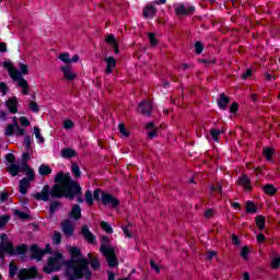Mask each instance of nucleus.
I'll return each mask as SVG.
<instances>
[{
  "instance_id": "1",
  "label": "nucleus",
  "mask_w": 280,
  "mask_h": 280,
  "mask_svg": "<svg viewBox=\"0 0 280 280\" xmlns=\"http://www.w3.org/2000/svg\"><path fill=\"white\" fill-rule=\"evenodd\" d=\"M55 185L49 190V185H45L40 192H36L35 200L49 201L52 199L69 198L71 199V173L58 172L55 176Z\"/></svg>"
},
{
  "instance_id": "2",
  "label": "nucleus",
  "mask_w": 280,
  "mask_h": 280,
  "mask_svg": "<svg viewBox=\"0 0 280 280\" xmlns=\"http://www.w3.org/2000/svg\"><path fill=\"white\" fill-rule=\"evenodd\" d=\"M93 273L89 269V258L82 256L78 247H71V280H91Z\"/></svg>"
},
{
  "instance_id": "3",
  "label": "nucleus",
  "mask_w": 280,
  "mask_h": 280,
  "mask_svg": "<svg viewBox=\"0 0 280 280\" xmlns=\"http://www.w3.org/2000/svg\"><path fill=\"white\" fill-rule=\"evenodd\" d=\"M62 266L66 267L67 279L71 280V259L65 260V256L60 252H56L54 256L48 258L47 266L43 270L46 275H51V272L61 270Z\"/></svg>"
},
{
  "instance_id": "4",
  "label": "nucleus",
  "mask_w": 280,
  "mask_h": 280,
  "mask_svg": "<svg viewBox=\"0 0 280 280\" xmlns=\"http://www.w3.org/2000/svg\"><path fill=\"white\" fill-rule=\"evenodd\" d=\"M100 250L105 257L109 268H117L119 266V260H117L115 248L110 246V240L108 238V236H102Z\"/></svg>"
},
{
  "instance_id": "5",
  "label": "nucleus",
  "mask_w": 280,
  "mask_h": 280,
  "mask_svg": "<svg viewBox=\"0 0 280 280\" xmlns=\"http://www.w3.org/2000/svg\"><path fill=\"white\" fill-rule=\"evenodd\" d=\"M71 200L82 203L84 202V195H82V186L75 180H71Z\"/></svg>"
},
{
  "instance_id": "6",
  "label": "nucleus",
  "mask_w": 280,
  "mask_h": 280,
  "mask_svg": "<svg viewBox=\"0 0 280 280\" xmlns=\"http://www.w3.org/2000/svg\"><path fill=\"white\" fill-rule=\"evenodd\" d=\"M36 277H38V268L36 267L22 268L18 272V278L20 280L36 279Z\"/></svg>"
},
{
  "instance_id": "7",
  "label": "nucleus",
  "mask_w": 280,
  "mask_h": 280,
  "mask_svg": "<svg viewBox=\"0 0 280 280\" xmlns=\"http://www.w3.org/2000/svg\"><path fill=\"white\" fill-rule=\"evenodd\" d=\"M176 16H188L196 12V7L185 5L184 3H176L173 5Z\"/></svg>"
},
{
  "instance_id": "8",
  "label": "nucleus",
  "mask_w": 280,
  "mask_h": 280,
  "mask_svg": "<svg viewBox=\"0 0 280 280\" xmlns=\"http://www.w3.org/2000/svg\"><path fill=\"white\" fill-rule=\"evenodd\" d=\"M5 255H9L10 257H14L13 242L0 243V259L2 261H5Z\"/></svg>"
},
{
  "instance_id": "9",
  "label": "nucleus",
  "mask_w": 280,
  "mask_h": 280,
  "mask_svg": "<svg viewBox=\"0 0 280 280\" xmlns=\"http://www.w3.org/2000/svg\"><path fill=\"white\" fill-rule=\"evenodd\" d=\"M101 201H102V205H104V207H112V209H115V207H118L119 205V199L106 192L101 194Z\"/></svg>"
},
{
  "instance_id": "10",
  "label": "nucleus",
  "mask_w": 280,
  "mask_h": 280,
  "mask_svg": "<svg viewBox=\"0 0 280 280\" xmlns=\"http://www.w3.org/2000/svg\"><path fill=\"white\" fill-rule=\"evenodd\" d=\"M31 259H35L36 261H43V256L47 255V250H43V248L38 247V244H33L30 247Z\"/></svg>"
},
{
  "instance_id": "11",
  "label": "nucleus",
  "mask_w": 280,
  "mask_h": 280,
  "mask_svg": "<svg viewBox=\"0 0 280 280\" xmlns=\"http://www.w3.org/2000/svg\"><path fill=\"white\" fill-rule=\"evenodd\" d=\"M81 235H82V237H84V240L88 244H95V242H97L95 234L92 233L91 230L89 229V226H86V225H83L81 228Z\"/></svg>"
},
{
  "instance_id": "12",
  "label": "nucleus",
  "mask_w": 280,
  "mask_h": 280,
  "mask_svg": "<svg viewBox=\"0 0 280 280\" xmlns=\"http://www.w3.org/2000/svg\"><path fill=\"white\" fill-rule=\"evenodd\" d=\"M61 231L66 237H71V211L68 212V218L61 222Z\"/></svg>"
},
{
  "instance_id": "13",
  "label": "nucleus",
  "mask_w": 280,
  "mask_h": 280,
  "mask_svg": "<svg viewBox=\"0 0 280 280\" xmlns=\"http://www.w3.org/2000/svg\"><path fill=\"white\" fill-rule=\"evenodd\" d=\"M105 42L114 48V54H119V45L117 44V38L114 34L105 35Z\"/></svg>"
},
{
  "instance_id": "14",
  "label": "nucleus",
  "mask_w": 280,
  "mask_h": 280,
  "mask_svg": "<svg viewBox=\"0 0 280 280\" xmlns=\"http://www.w3.org/2000/svg\"><path fill=\"white\" fill-rule=\"evenodd\" d=\"M139 113H141V115H145L147 117H150L152 113V103L145 102V101L140 103Z\"/></svg>"
},
{
  "instance_id": "15",
  "label": "nucleus",
  "mask_w": 280,
  "mask_h": 280,
  "mask_svg": "<svg viewBox=\"0 0 280 280\" xmlns=\"http://www.w3.org/2000/svg\"><path fill=\"white\" fill-rule=\"evenodd\" d=\"M142 14L144 19H154L156 16V7L148 4L144 7Z\"/></svg>"
},
{
  "instance_id": "16",
  "label": "nucleus",
  "mask_w": 280,
  "mask_h": 280,
  "mask_svg": "<svg viewBox=\"0 0 280 280\" xmlns=\"http://www.w3.org/2000/svg\"><path fill=\"white\" fill-rule=\"evenodd\" d=\"M238 185H241V187H244L246 191H250V189H253V184L250 183V178H248V176L246 175H242L238 178Z\"/></svg>"
},
{
  "instance_id": "17",
  "label": "nucleus",
  "mask_w": 280,
  "mask_h": 280,
  "mask_svg": "<svg viewBox=\"0 0 280 280\" xmlns=\"http://www.w3.org/2000/svg\"><path fill=\"white\" fill-rule=\"evenodd\" d=\"M19 104V101H16V97L10 98L7 103L5 106L9 109L12 115H16L19 113V107H16Z\"/></svg>"
},
{
  "instance_id": "18",
  "label": "nucleus",
  "mask_w": 280,
  "mask_h": 280,
  "mask_svg": "<svg viewBox=\"0 0 280 280\" xmlns=\"http://www.w3.org/2000/svg\"><path fill=\"white\" fill-rule=\"evenodd\" d=\"M28 248L30 246L27 244H20L15 248L13 247V257H16V255H21V257L27 255Z\"/></svg>"
},
{
  "instance_id": "19",
  "label": "nucleus",
  "mask_w": 280,
  "mask_h": 280,
  "mask_svg": "<svg viewBox=\"0 0 280 280\" xmlns=\"http://www.w3.org/2000/svg\"><path fill=\"white\" fill-rule=\"evenodd\" d=\"M104 60L106 62L105 73H113V70L117 67V60L114 57H105Z\"/></svg>"
},
{
  "instance_id": "20",
  "label": "nucleus",
  "mask_w": 280,
  "mask_h": 280,
  "mask_svg": "<svg viewBox=\"0 0 280 280\" xmlns=\"http://www.w3.org/2000/svg\"><path fill=\"white\" fill-rule=\"evenodd\" d=\"M18 86L22 89L23 95H30V83H27V80H25V78L22 77L18 79Z\"/></svg>"
},
{
  "instance_id": "21",
  "label": "nucleus",
  "mask_w": 280,
  "mask_h": 280,
  "mask_svg": "<svg viewBox=\"0 0 280 280\" xmlns=\"http://www.w3.org/2000/svg\"><path fill=\"white\" fill-rule=\"evenodd\" d=\"M88 259L90 260V265L92 270H102V265L100 264V259L94 257L91 254H88Z\"/></svg>"
},
{
  "instance_id": "22",
  "label": "nucleus",
  "mask_w": 280,
  "mask_h": 280,
  "mask_svg": "<svg viewBox=\"0 0 280 280\" xmlns=\"http://www.w3.org/2000/svg\"><path fill=\"white\" fill-rule=\"evenodd\" d=\"M19 187L20 194H22V196H25L27 194V188L30 187V179H27V177L22 178L19 182Z\"/></svg>"
},
{
  "instance_id": "23",
  "label": "nucleus",
  "mask_w": 280,
  "mask_h": 280,
  "mask_svg": "<svg viewBox=\"0 0 280 280\" xmlns=\"http://www.w3.org/2000/svg\"><path fill=\"white\" fill-rule=\"evenodd\" d=\"M82 218V208L79 205H74L71 209V219L80 220Z\"/></svg>"
},
{
  "instance_id": "24",
  "label": "nucleus",
  "mask_w": 280,
  "mask_h": 280,
  "mask_svg": "<svg viewBox=\"0 0 280 280\" xmlns=\"http://www.w3.org/2000/svg\"><path fill=\"white\" fill-rule=\"evenodd\" d=\"M229 96L224 94H220V98L218 100V106L221 110H225L226 106H229Z\"/></svg>"
},
{
  "instance_id": "25",
  "label": "nucleus",
  "mask_w": 280,
  "mask_h": 280,
  "mask_svg": "<svg viewBox=\"0 0 280 280\" xmlns=\"http://www.w3.org/2000/svg\"><path fill=\"white\" fill-rule=\"evenodd\" d=\"M71 172L74 180H80V178H82V171H80V165L77 163H72Z\"/></svg>"
},
{
  "instance_id": "26",
  "label": "nucleus",
  "mask_w": 280,
  "mask_h": 280,
  "mask_svg": "<svg viewBox=\"0 0 280 280\" xmlns=\"http://www.w3.org/2000/svg\"><path fill=\"white\" fill-rule=\"evenodd\" d=\"M262 191L266 196H275V194H277V187L272 184H266L262 186Z\"/></svg>"
},
{
  "instance_id": "27",
  "label": "nucleus",
  "mask_w": 280,
  "mask_h": 280,
  "mask_svg": "<svg viewBox=\"0 0 280 280\" xmlns=\"http://www.w3.org/2000/svg\"><path fill=\"white\" fill-rule=\"evenodd\" d=\"M147 130L149 139H154V137L159 136V133L156 132V127H154V122H149L147 125Z\"/></svg>"
},
{
  "instance_id": "28",
  "label": "nucleus",
  "mask_w": 280,
  "mask_h": 280,
  "mask_svg": "<svg viewBox=\"0 0 280 280\" xmlns=\"http://www.w3.org/2000/svg\"><path fill=\"white\" fill-rule=\"evenodd\" d=\"M51 167H49V165L47 164H42L38 168V174L39 176H49V174H51Z\"/></svg>"
},
{
  "instance_id": "29",
  "label": "nucleus",
  "mask_w": 280,
  "mask_h": 280,
  "mask_svg": "<svg viewBox=\"0 0 280 280\" xmlns=\"http://www.w3.org/2000/svg\"><path fill=\"white\" fill-rule=\"evenodd\" d=\"M60 71L63 73V80H68V82H71V66H62L60 68Z\"/></svg>"
},
{
  "instance_id": "30",
  "label": "nucleus",
  "mask_w": 280,
  "mask_h": 280,
  "mask_svg": "<svg viewBox=\"0 0 280 280\" xmlns=\"http://www.w3.org/2000/svg\"><path fill=\"white\" fill-rule=\"evenodd\" d=\"M256 226H258L259 231H264L266 229V217L257 215L256 217Z\"/></svg>"
},
{
  "instance_id": "31",
  "label": "nucleus",
  "mask_w": 280,
  "mask_h": 280,
  "mask_svg": "<svg viewBox=\"0 0 280 280\" xmlns=\"http://www.w3.org/2000/svg\"><path fill=\"white\" fill-rule=\"evenodd\" d=\"M9 75L13 82H18V80L23 78L21 72L19 70H16L15 68H13L12 70L9 71Z\"/></svg>"
},
{
  "instance_id": "32",
  "label": "nucleus",
  "mask_w": 280,
  "mask_h": 280,
  "mask_svg": "<svg viewBox=\"0 0 280 280\" xmlns=\"http://www.w3.org/2000/svg\"><path fill=\"white\" fill-rule=\"evenodd\" d=\"M18 272H19V266H16V264H14V262H10L9 264V277L11 279H14V277H16Z\"/></svg>"
},
{
  "instance_id": "33",
  "label": "nucleus",
  "mask_w": 280,
  "mask_h": 280,
  "mask_svg": "<svg viewBox=\"0 0 280 280\" xmlns=\"http://www.w3.org/2000/svg\"><path fill=\"white\" fill-rule=\"evenodd\" d=\"M8 172L12 176H19V172H21V166H19V164L16 163L10 164Z\"/></svg>"
},
{
  "instance_id": "34",
  "label": "nucleus",
  "mask_w": 280,
  "mask_h": 280,
  "mask_svg": "<svg viewBox=\"0 0 280 280\" xmlns=\"http://www.w3.org/2000/svg\"><path fill=\"white\" fill-rule=\"evenodd\" d=\"M118 131L121 135L122 139H128V137H130V132H128V129H126V125H124L122 122L118 125Z\"/></svg>"
},
{
  "instance_id": "35",
  "label": "nucleus",
  "mask_w": 280,
  "mask_h": 280,
  "mask_svg": "<svg viewBox=\"0 0 280 280\" xmlns=\"http://www.w3.org/2000/svg\"><path fill=\"white\" fill-rule=\"evenodd\" d=\"M101 229L105 231L108 235H113L114 233L113 226L109 225V223L106 221L101 222Z\"/></svg>"
},
{
  "instance_id": "36",
  "label": "nucleus",
  "mask_w": 280,
  "mask_h": 280,
  "mask_svg": "<svg viewBox=\"0 0 280 280\" xmlns=\"http://www.w3.org/2000/svg\"><path fill=\"white\" fill-rule=\"evenodd\" d=\"M52 244L55 246L62 244V234H60V232L55 231L54 236H52Z\"/></svg>"
},
{
  "instance_id": "37",
  "label": "nucleus",
  "mask_w": 280,
  "mask_h": 280,
  "mask_svg": "<svg viewBox=\"0 0 280 280\" xmlns=\"http://www.w3.org/2000/svg\"><path fill=\"white\" fill-rule=\"evenodd\" d=\"M14 215L20 218V220H31L32 219V217L30 214H27V212H23L19 209L14 210Z\"/></svg>"
},
{
  "instance_id": "38",
  "label": "nucleus",
  "mask_w": 280,
  "mask_h": 280,
  "mask_svg": "<svg viewBox=\"0 0 280 280\" xmlns=\"http://www.w3.org/2000/svg\"><path fill=\"white\" fill-rule=\"evenodd\" d=\"M85 202L90 206L93 207L95 200L93 199V192L91 190H88L85 192Z\"/></svg>"
},
{
  "instance_id": "39",
  "label": "nucleus",
  "mask_w": 280,
  "mask_h": 280,
  "mask_svg": "<svg viewBox=\"0 0 280 280\" xmlns=\"http://www.w3.org/2000/svg\"><path fill=\"white\" fill-rule=\"evenodd\" d=\"M12 220V217L10 214L1 215L0 217V229H3L9 222Z\"/></svg>"
},
{
  "instance_id": "40",
  "label": "nucleus",
  "mask_w": 280,
  "mask_h": 280,
  "mask_svg": "<svg viewBox=\"0 0 280 280\" xmlns=\"http://www.w3.org/2000/svg\"><path fill=\"white\" fill-rule=\"evenodd\" d=\"M246 213H257V206H255L253 201H247Z\"/></svg>"
},
{
  "instance_id": "41",
  "label": "nucleus",
  "mask_w": 280,
  "mask_h": 280,
  "mask_svg": "<svg viewBox=\"0 0 280 280\" xmlns=\"http://www.w3.org/2000/svg\"><path fill=\"white\" fill-rule=\"evenodd\" d=\"M59 207H60V201H50V207H49L50 215H54V213H56Z\"/></svg>"
},
{
  "instance_id": "42",
  "label": "nucleus",
  "mask_w": 280,
  "mask_h": 280,
  "mask_svg": "<svg viewBox=\"0 0 280 280\" xmlns=\"http://www.w3.org/2000/svg\"><path fill=\"white\" fill-rule=\"evenodd\" d=\"M23 145H24L26 152H30V150L32 149V137L31 136H25Z\"/></svg>"
},
{
  "instance_id": "43",
  "label": "nucleus",
  "mask_w": 280,
  "mask_h": 280,
  "mask_svg": "<svg viewBox=\"0 0 280 280\" xmlns=\"http://www.w3.org/2000/svg\"><path fill=\"white\" fill-rule=\"evenodd\" d=\"M35 138L39 140V143H45V138L40 135V128L34 127Z\"/></svg>"
},
{
  "instance_id": "44",
  "label": "nucleus",
  "mask_w": 280,
  "mask_h": 280,
  "mask_svg": "<svg viewBox=\"0 0 280 280\" xmlns=\"http://www.w3.org/2000/svg\"><path fill=\"white\" fill-rule=\"evenodd\" d=\"M210 135H211L213 141L218 142V141H220V135H222V131H220L219 129H212L210 131Z\"/></svg>"
},
{
  "instance_id": "45",
  "label": "nucleus",
  "mask_w": 280,
  "mask_h": 280,
  "mask_svg": "<svg viewBox=\"0 0 280 280\" xmlns=\"http://www.w3.org/2000/svg\"><path fill=\"white\" fill-rule=\"evenodd\" d=\"M59 60H61V62H66V65L71 63V58H69V52H62L59 55Z\"/></svg>"
},
{
  "instance_id": "46",
  "label": "nucleus",
  "mask_w": 280,
  "mask_h": 280,
  "mask_svg": "<svg viewBox=\"0 0 280 280\" xmlns=\"http://www.w3.org/2000/svg\"><path fill=\"white\" fill-rule=\"evenodd\" d=\"M264 156H266L267 161H270L272 159V154H275V151L271 148H266L262 151Z\"/></svg>"
},
{
  "instance_id": "47",
  "label": "nucleus",
  "mask_w": 280,
  "mask_h": 280,
  "mask_svg": "<svg viewBox=\"0 0 280 280\" xmlns=\"http://www.w3.org/2000/svg\"><path fill=\"white\" fill-rule=\"evenodd\" d=\"M28 108L30 110H32V113H38V110H40V108L38 107V103L34 101L30 102Z\"/></svg>"
},
{
  "instance_id": "48",
  "label": "nucleus",
  "mask_w": 280,
  "mask_h": 280,
  "mask_svg": "<svg viewBox=\"0 0 280 280\" xmlns=\"http://www.w3.org/2000/svg\"><path fill=\"white\" fill-rule=\"evenodd\" d=\"M20 73L21 75H27L30 73V67L25 63H20Z\"/></svg>"
},
{
  "instance_id": "49",
  "label": "nucleus",
  "mask_w": 280,
  "mask_h": 280,
  "mask_svg": "<svg viewBox=\"0 0 280 280\" xmlns=\"http://www.w3.org/2000/svg\"><path fill=\"white\" fill-rule=\"evenodd\" d=\"M5 161L11 163V165H14L16 163V156L13 153H8L5 155Z\"/></svg>"
},
{
  "instance_id": "50",
  "label": "nucleus",
  "mask_w": 280,
  "mask_h": 280,
  "mask_svg": "<svg viewBox=\"0 0 280 280\" xmlns=\"http://www.w3.org/2000/svg\"><path fill=\"white\" fill-rule=\"evenodd\" d=\"M61 156L63 159H71V148H66L61 151Z\"/></svg>"
},
{
  "instance_id": "51",
  "label": "nucleus",
  "mask_w": 280,
  "mask_h": 280,
  "mask_svg": "<svg viewBox=\"0 0 280 280\" xmlns=\"http://www.w3.org/2000/svg\"><path fill=\"white\" fill-rule=\"evenodd\" d=\"M14 125H8L5 129L7 137H13L14 135Z\"/></svg>"
},
{
  "instance_id": "52",
  "label": "nucleus",
  "mask_w": 280,
  "mask_h": 280,
  "mask_svg": "<svg viewBox=\"0 0 280 280\" xmlns=\"http://www.w3.org/2000/svg\"><path fill=\"white\" fill-rule=\"evenodd\" d=\"M20 124L24 128H27V126H31L30 119L25 116L20 117Z\"/></svg>"
},
{
  "instance_id": "53",
  "label": "nucleus",
  "mask_w": 280,
  "mask_h": 280,
  "mask_svg": "<svg viewBox=\"0 0 280 280\" xmlns=\"http://www.w3.org/2000/svg\"><path fill=\"white\" fill-rule=\"evenodd\" d=\"M280 266V258L279 257H275L271 260V268H273V270H277Z\"/></svg>"
},
{
  "instance_id": "54",
  "label": "nucleus",
  "mask_w": 280,
  "mask_h": 280,
  "mask_svg": "<svg viewBox=\"0 0 280 280\" xmlns=\"http://www.w3.org/2000/svg\"><path fill=\"white\" fill-rule=\"evenodd\" d=\"M195 51L196 54H202V51H205V47L202 46V43L197 42L195 44Z\"/></svg>"
},
{
  "instance_id": "55",
  "label": "nucleus",
  "mask_w": 280,
  "mask_h": 280,
  "mask_svg": "<svg viewBox=\"0 0 280 280\" xmlns=\"http://www.w3.org/2000/svg\"><path fill=\"white\" fill-rule=\"evenodd\" d=\"M122 233L126 237H128V240H130L132 237V233H130V228L129 225H125L122 226Z\"/></svg>"
},
{
  "instance_id": "56",
  "label": "nucleus",
  "mask_w": 280,
  "mask_h": 280,
  "mask_svg": "<svg viewBox=\"0 0 280 280\" xmlns=\"http://www.w3.org/2000/svg\"><path fill=\"white\" fill-rule=\"evenodd\" d=\"M149 43L153 47L156 46L158 42H156V35H154V33H149Z\"/></svg>"
},
{
  "instance_id": "57",
  "label": "nucleus",
  "mask_w": 280,
  "mask_h": 280,
  "mask_svg": "<svg viewBox=\"0 0 280 280\" xmlns=\"http://www.w3.org/2000/svg\"><path fill=\"white\" fill-rule=\"evenodd\" d=\"M8 198H10V194L8 191H0V202L8 201Z\"/></svg>"
},
{
  "instance_id": "58",
  "label": "nucleus",
  "mask_w": 280,
  "mask_h": 280,
  "mask_svg": "<svg viewBox=\"0 0 280 280\" xmlns=\"http://www.w3.org/2000/svg\"><path fill=\"white\" fill-rule=\"evenodd\" d=\"M0 93L8 95V84L5 82H0Z\"/></svg>"
},
{
  "instance_id": "59",
  "label": "nucleus",
  "mask_w": 280,
  "mask_h": 280,
  "mask_svg": "<svg viewBox=\"0 0 280 280\" xmlns=\"http://www.w3.org/2000/svg\"><path fill=\"white\" fill-rule=\"evenodd\" d=\"M15 135L18 137H23V135H25V129L21 128V126L18 125V127H15Z\"/></svg>"
},
{
  "instance_id": "60",
  "label": "nucleus",
  "mask_w": 280,
  "mask_h": 280,
  "mask_svg": "<svg viewBox=\"0 0 280 280\" xmlns=\"http://www.w3.org/2000/svg\"><path fill=\"white\" fill-rule=\"evenodd\" d=\"M26 176H27L26 178H27L28 183L34 180V176H35L34 170L31 168V171H27Z\"/></svg>"
},
{
  "instance_id": "61",
  "label": "nucleus",
  "mask_w": 280,
  "mask_h": 280,
  "mask_svg": "<svg viewBox=\"0 0 280 280\" xmlns=\"http://www.w3.org/2000/svg\"><path fill=\"white\" fill-rule=\"evenodd\" d=\"M150 265H151V269L154 270L155 272H161V269L158 267L156 262H154V260H150Z\"/></svg>"
},
{
  "instance_id": "62",
  "label": "nucleus",
  "mask_w": 280,
  "mask_h": 280,
  "mask_svg": "<svg viewBox=\"0 0 280 280\" xmlns=\"http://www.w3.org/2000/svg\"><path fill=\"white\" fill-rule=\"evenodd\" d=\"M240 108V105H237V103H233L230 107V113H237Z\"/></svg>"
},
{
  "instance_id": "63",
  "label": "nucleus",
  "mask_w": 280,
  "mask_h": 280,
  "mask_svg": "<svg viewBox=\"0 0 280 280\" xmlns=\"http://www.w3.org/2000/svg\"><path fill=\"white\" fill-rule=\"evenodd\" d=\"M30 161V152H24L22 154V163H27Z\"/></svg>"
},
{
  "instance_id": "64",
  "label": "nucleus",
  "mask_w": 280,
  "mask_h": 280,
  "mask_svg": "<svg viewBox=\"0 0 280 280\" xmlns=\"http://www.w3.org/2000/svg\"><path fill=\"white\" fill-rule=\"evenodd\" d=\"M63 128L66 130H71V119H67L63 121Z\"/></svg>"
}]
</instances>
